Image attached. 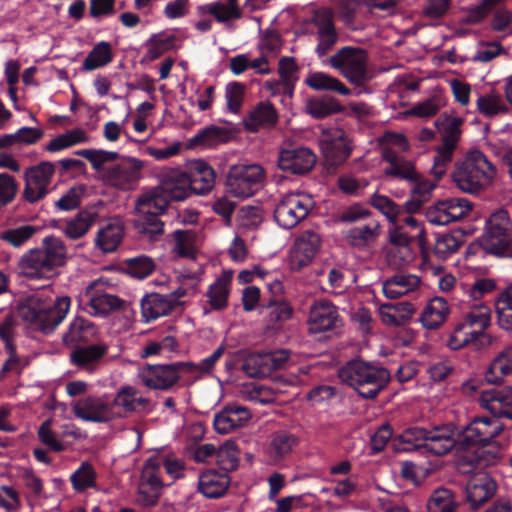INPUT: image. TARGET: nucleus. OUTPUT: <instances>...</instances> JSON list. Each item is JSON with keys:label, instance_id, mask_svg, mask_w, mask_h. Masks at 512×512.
I'll return each mask as SVG.
<instances>
[{"label": "nucleus", "instance_id": "1", "mask_svg": "<svg viewBox=\"0 0 512 512\" xmlns=\"http://www.w3.org/2000/svg\"><path fill=\"white\" fill-rule=\"evenodd\" d=\"M503 429L504 425L500 421L483 416L475 417L462 429L457 439L454 438V427L447 424L431 428L409 427L399 438L401 443L411 445L404 447V450L424 449L437 456L449 453L456 443H459L464 450L459 456V466L464 473H469L498 463L499 449L487 448V446Z\"/></svg>", "mask_w": 512, "mask_h": 512}, {"label": "nucleus", "instance_id": "2", "mask_svg": "<svg viewBox=\"0 0 512 512\" xmlns=\"http://www.w3.org/2000/svg\"><path fill=\"white\" fill-rule=\"evenodd\" d=\"M70 306V297L54 298L51 286L45 285L19 302L18 314L29 329L50 335L64 321Z\"/></svg>", "mask_w": 512, "mask_h": 512}, {"label": "nucleus", "instance_id": "3", "mask_svg": "<svg viewBox=\"0 0 512 512\" xmlns=\"http://www.w3.org/2000/svg\"><path fill=\"white\" fill-rule=\"evenodd\" d=\"M74 155L89 161L101 180L116 189L133 190L141 178L143 162L134 157H121L117 152L102 149H80Z\"/></svg>", "mask_w": 512, "mask_h": 512}, {"label": "nucleus", "instance_id": "4", "mask_svg": "<svg viewBox=\"0 0 512 512\" xmlns=\"http://www.w3.org/2000/svg\"><path fill=\"white\" fill-rule=\"evenodd\" d=\"M496 176V166L480 150H471L456 161L451 174L453 182L462 192L473 195L492 186Z\"/></svg>", "mask_w": 512, "mask_h": 512}, {"label": "nucleus", "instance_id": "5", "mask_svg": "<svg viewBox=\"0 0 512 512\" xmlns=\"http://www.w3.org/2000/svg\"><path fill=\"white\" fill-rule=\"evenodd\" d=\"M66 247L53 235L43 238L41 246L25 252L19 261L21 274L29 279H49L65 264Z\"/></svg>", "mask_w": 512, "mask_h": 512}, {"label": "nucleus", "instance_id": "6", "mask_svg": "<svg viewBox=\"0 0 512 512\" xmlns=\"http://www.w3.org/2000/svg\"><path fill=\"white\" fill-rule=\"evenodd\" d=\"M338 376L363 399H375L391 379L386 368L360 359L347 362L340 368Z\"/></svg>", "mask_w": 512, "mask_h": 512}, {"label": "nucleus", "instance_id": "7", "mask_svg": "<svg viewBox=\"0 0 512 512\" xmlns=\"http://www.w3.org/2000/svg\"><path fill=\"white\" fill-rule=\"evenodd\" d=\"M483 250L499 257H512V221L505 209L490 214L479 239Z\"/></svg>", "mask_w": 512, "mask_h": 512}, {"label": "nucleus", "instance_id": "8", "mask_svg": "<svg viewBox=\"0 0 512 512\" xmlns=\"http://www.w3.org/2000/svg\"><path fill=\"white\" fill-rule=\"evenodd\" d=\"M166 210V202L144 194L138 198L135 205L136 218L133 226L143 240L158 241L164 234V222L160 215Z\"/></svg>", "mask_w": 512, "mask_h": 512}, {"label": "nucleus", "instance_id": "9", "mask_svg": "<svg viewBox=\"0 0 512 512\" xmlns=\"http://www.w3.org/2000/svg\"><path fill=\"white\" fill-rule=\"evenodd\" d=\"M265 178L264 169L258 164L233 165L226 176V191L236 198H248L258 192Z\"/></svg>", "mask_w": 512, "mask_h": 512}, {"label": "nucleus", "instance_id": "10", "mask_svg": "<svg viewBox=\"0 0 512 512\" xmlns=\"http://www.w3.org/2000/svg\"><path fill=\"white\" fill-rule=\"evenodd\" d=\"M329 64L354 85H362L368 79L367 53L362 48L342 47L330 57Z\"/></svg>", "mask_w": 512, "mask_h": 512}, {"label": "nucleus", "instance_id": "11", "mask_svg": "<svg viewBox=\"0 0 512 512\" xmlns=\"http://www.w3.org/2000/svg\"><path fill=\"white\" fill-rule=\"evenodd\" d=\"M183 362L168 364H145L138 372L141 383L151 390L169 391L181 379V374L186 373Z\"/></svg>", "mask_w": 512, "mask_h": 512}, {"label": "nucleus", "instance_id": "12", "mask_svg": "<svg viewBox=\"0 0 512 512\" xmlns=\"http://www.w3.org/2000/svg\"><path fill=\"white\" fill-rule=\"evenodd\" d=\"M314 201L311 196L304 193H290L285 195L274 209V219L284 229H292L306 219Z\"/></svg>", "mask_w": 512, "mask_h": 512}, {"label": "nucleus", "instance_id": "13", "mask_svg": "<svg viewBox=\"0 0 512 512\" xmlns=\"http://www.w3.org/2000/svg\"><path fill=\"white\" fill-rule=\"evenodd\" d=\"M56 166L50 161H41L24 171L23 199L34 204L44 199L50 193V184L55 174Z\"/></svg>", "mask_w": 512, "mask_h": 512}, {"label": "nucleus", "instance_id": "14", "mask_svg": "<svg viewBox=\"0 0 512 512\" xmlns=\"http://www.w3.org/2000/svg\"><path fill=\"white\" fill-rule=\"evenodd\" d=\"M191 194V181H189L188 174L181 170H171L163 176L158 187L144 195L164 200L167 208L169 202L183 201Z\"/></svg>", "mask_w": 512, "mask_h": 512}, {"label": "nucleus", "instance_id": "15", "mask_svg": "<svg viewBox=\"0 0 512 512\" xmlns=\"http://www.w3.org/2000/svg\"><path fill=\"white\" fill-rule=\"evenodd\" d=\"M73 412L77 418L93 423H107L120 416L106 395H88L79 399L73 405Z\"/></svg>", "mask_w": 512, "mask_h": 512}, {"label": "nucleus", "instance_id": "16", "mask_svg": "<svg viewBox=\"0 0 512 512\" xmlns=\"http://www.w3.org/2000/svg\"><path fill=\"white\" fill-rule=\"evenodd\" d=\"M478 402L480 406L489 411L493 418L499 421L500 418L512 420V387L496 386L480 391Z\"/></svg>", "mask_w": 512, "mask_h": 512}, {"label": "nucleus", "instance_id": "17", "mask_svg": "<svg viewBox=\"0 0 512 512\" xmlns=\"http://www.w3.org/2000/svg\"><path fill=\"white\" fill-rule=\"evenodd\" d=\"M471 209L472 204L466 198L452 197L438 202L426 217L433 225H447L462 219Z\"/></svg>", "mask_w": 512, "mask_h": 512}, {"label": "nucleus", "instance_id": "18", "mask_svg": "<svg viewBox=\"0 0 512 512\" xmlns=\"http://www.w3.org/2000/svg\"><path fill=\"white\" fill-rule=\"evenodd\" d=\"M320 148L328 169H336L349 158L352 147L344 131L337 130L320 140Z\"/></svg>", "mask_w": 512, "mask_h": 512}, {"label": "nucleus", "instance_id": "19", "mask_svg": "<svg viewBox=\"0 0 512 512\" xmlns=\"http://www.w3.org/2000/svg\"><path fill=\"white\" fill-rule=\"evenodd\" d=\"M497 491L495 479L486 472L474 473L466 484V500L470 509L477 510Z\"/></svg>", "mask_w": 512, "mask_h": 512}, {"label": "nucleus", "instance_id": "20", "mask_svg": "<svg viewBox=\"0 0 512 512\" xmlns=\"http://www.w3.org/2000/svg\"><path fill=\"white\" fill-rule=\"evenodd\" d=\"M316 164V156L312 150L306 147L283 149L279 153V168L292 175H305Z\"/></svg>", "mask_w": 512, "mask_h": 512}, {"label": "nucleus", "instance_id": "21", "mask_svg": "<svg viewBox=\"0 0 512 512\" xmlns=\"http://www.w3.org/2000/svg\"><path fill=\"white\" fill-rule=\"evenodd\" d=\"M320 242L319 235L313 231L307 230L301 233L290 252L289 265L291 270L299 271L308 266L318 252Z\"/></svg>", "mask_w": 512, "mask_h": 512}, {"label": "nucleus", "instance_id": "22", "mask_svg": "<svg viewBox=\"0 0 512 512\" xmlns=\"http://www.w3.org/2000/svg\"><path fill=\"white\" fill-rule=\"evenodd\" d=\"M341 323L337 307L328 300L315 301L310 307L308 324L311 333L336 329Z\"/></svg>", "mask_w": 512, "mask_h": 512}, {"label": "nucleus", "instance_id": "23", "mask_svg": "<svg viewBox=\"0 0 512 512\" xmlns=\"http://www.w3.org/2000/svg\"><path fill=\"white\" fill-rule=\"evenodd\" d=\"M317 28L318 43L315 47V53L319 58L326 56L336 45L339 34L334 23V13L327 8L320 11L314 21Z\"/></svg>", "mask_w": 512, "mask_h": 512}, {"label": "nucleus", "instance_id": "24", "mask_svg": "<svg viewBox=\"0 0 512 512\" xmlns=\"http://www.w3.org/2000/svg\"><path fill=\"white\" fill-rule=\"evenodd\" d=\"M107 352L108 346L104 343L77 346L70 354V361L79 370L93 374Z\"/></svg>", "mask_w": 512, "mask_h": 512}, {"label": "nucleus", "instance_id": "25", "mask_svg": "<svg viewBox=\"0 0 512 512\" xmlns=\"http://www.w3.org/2000/svg\"><path fill=\"white\" fill-rule=\"evenodd\" d=\"M278 120L279 115L275 106L269 101H261L249 111L243 124L245 130L256 133L261 129L274 128Z\"/></svg>", "mask_w": 512, "mask_h": 512}, {"label": "nucleus", "instance_id": "26", "mask_svg": "<svg viewBox=\"0 0 512 512\" xmlns=\"http://www.w3.org/2000/svg\"><path fill=\"white\" fill-rule=\"evenodd\" d=\"M382 158L389 166L385 169V175L395 177L408 182L418 179V172L413 162L400 156L395 150L385 147L382 150Z\"/></svg>", "mask_w": 512, "mask_h": 512}, {"label": "nucleus", "instance_id": "27", "mask_svg": "<svg viewBox=\"0 0 512 512\" xmlns=\"http://www.w3.org/2000/svg\"><path fill=\"white\" fill-rule=\"evenodd\" d=\"M175 304L176 302L166 295L156 292L146 294L140 302L142 318L148 323L167 316L175 310Z\"/></svg>", "mask_w": 512, "mask_h": 512}, {"label": "nucleus", "instance_id": "28", "mask_svg": "<svg viewBox=\"0 0 512 512\" xmlns=\"http://www.w3.org/2000/svg\"><path fill=\"white\" fill-rule=\"evenodd\" d=\"M188 174L191 181L192 193L205 195L210 192L215 184L216 174L214 169L204 160L198 159L190 164Z\"/></svg>", "mask_w": 512, "mask_h": 512}, {"label": "nucleus", "instance_id": "29", "mask_svg": "<svg viewBox=\"0 0 512 512\" xmlns=\"http://www.w3.org/2000/svg\"><path fill=\"white\" fill-rule=\"evenodd\" d=\"M98 333L97 326L83 317H76L70 323L67 332L63 335V343L66 346H81L94 340Z\"/></svg>", "mask_w": 512, "mask_h": 512}, {"label": "nucleus", "instance_id": "30", "mask_svg": "<svg viewBox=\"0 0 512 512\" xmlns=\"http://www.w3.org/2000/svg\"><path fill=\"white\" fill-rule=\"evenodd\" d=\"M227 474H220L214 470H207L200 474L198 492L209 499H218L226 493L229 487Z\"/></svg>", "mask_w": 512, "mask_h": 512}, {"label": "nucleus", "instance_id": "31", "mask_svg": "<svg viewBox=\"0 0 512 512\" xmlns=\"http://www.w3.org/2000/svg\"><path fill=\"white\" fill-rule=\"evenodd\" d=\"M420 284V278L413 274L397 273L386 279L382 291L386 298L398 299L414 291Z\"/></svg>", "mask_w": 512, "mask_h": 512}, {"label": "nucleus", "instance_id": "32", "mask_svg": "<svg viewBox=\"0 0 512 512\" xmlns=\"http://www.w3.org/2000/svg\"><path fill=\"white\" fill-rule=\"evenodd\" d=\"M231 132L225 127L210 125L198 131L190 140V148H213L219 144L227 143Z\"/></svg>", "mask_w": 512, "mask_h": 512}, {"label": "nucleus", "instance_id": "33", "mask_svg": "<svg viewBox=\"0 0 512 512\" xmlns=\"http://www.w3.org/2000/svg\"><path fill=\"white\" fill-rule=\"evenodd\" d=\"M124 235L123 225L117 221L109 222L100 228L95 238L96 246L105 253L114 252Z\"/></svg>", "mask_w": 512, "mask_h": 512}, {"label": "nucleus", "instance_id": "34", "mask_svg": "<svg viewBox=\"0 0 512 512\" xmlns=\"http://www.w3.org/2000/svg\"><path fill=\"white\" fill-rule=\"evenodd\" d=\"M449 312L448 304L441 297H434L424 308L420 322L426 329L438 328L446 319Z\"/></svg>", "mask_w": 512, "mask_h": 512}, {"label": "nucleus", "instance_id": "35", "mask_svg": "<svg viewBox=\"0 0 512 512\" xmlns=\"http://www.w3.org/2000/svg\"><path fill=\"white\" fill-rule=\"evenodd\" d=\"M98 218V213L94 210H81L71 220L65 223L62 229L66 237L77 240L83 237L90 229L92 224Z\"/></svg>", "mask_w": 512, "mask_h": 512}, {"label": "nucleus", "instance_id": "36", "mask_svg": "<svg viewBox=\"0 0 512 512\" xmlns=\"http://www.w3.org/2000/svg\"><path fill=\"white\" fill-rule=\"evenodd\" d=\"M305 83L311 89L316 91H330L343 96H348L351 94V89L348 88L344 83L324 72H314L309 74L305 80Z\"/></svg>", "mask_w": 512, "mask_h": 512}, {"label": "nucleus", "instance_id": "37", "mask_svg": "<svg viewBox=\"0 0 512 512\" xmlns=\"http://www.w3.org/2000/svg\"><path fill=\"white\" fill-rule=\"evenodd\" d=\"M499 326L512 330V281L498 293L494 301Z\"/></svg>", "mask_w": 512, "mask_h": 512}, {"label": "nucleus", "instance_id": "38", "mask_svg": "<svg viewBox=\"0 0 512 512\" xmlns=\"http://www.w3.org/2000/svg\"><path fill=\"white\" fill-rule=\"evenodd\" d=\"M463 119L457 116L441 114L435 121V126L442 137V144L457 146L461 135Z\"/></svg>", "mask_w": 512, "mask_h": 512}, {"label": "nucleus", "instance_id": "39", "mask_svg": "<svg viewBox=\"0 0 512 512\" xmlns=\"http://www.w3.org/2000/svg\"><path fill=\"white\" fill-rule=\"evenodd\" d=\"M113 61L112 46L109 42L100 41L94 45L82 63L83 71H94Z\"/></svg>", "mask_w": 512, "mask_h": 512}, {"label": "nucleus", "instance_id": "40", "mask_svg": "<svg viewBox=\"0 0 512 512\" xmlns=\"http://www.w3.org/2000/svg\"><path fill=\"white\" fill-rule=\"evenodd\" d=\"M231 279L230 274L224 273L210 285L206 296L213 310H223L227 307Z\"/></svg>", "mask_w": 512, "mask_h": 512}, {"label": "nucleus", "instance_id": "41", "mask_svg": "<svg viewBox=\"0 0 512 512\" xmlns=\"http://www.w3.org/2000/svg\"><path fill=\"white\" fill-rule=\"evenodd\" d=\"M512 372V346L505 347L492 361L485 375L489 383L498 382Z\"/></svg>", "mask_w": 512, "mask_h": 512}, {"label": "nucleus", "instance_id": "42", "mask_svg": "<svg viewBox=\"0 0 512 512\" xmlns=\"http://www.w3.org/2000/svg\"><path fill=\"white\" fill-rule=\"evenodd\" d=\"M307 113L315 119H322L331 114L341 112L343 107L331 96H323L320 98H311L306 104Z\"/></svg>", "mask_w": 512, "mask_h": 512}, {"label": "nucleus", "instance_id": "43", "mask_svg": "<svg viewBox=\"0 0 512 512\" xmlns=\"http://www.w3.org/2000/svg\"><path fill=\"white\" fill-rule=\"evenodd\" d=\"M155 268L154 259L146 255L127 258L123 261V270L137 279L147 278L154 272Z\"/></svg>", "mask_w": 512, "mask_h": 512}, {"label": "nucleus", "instance_id": "44", "mask_svg": "<svg viewBox=\"0 0 512 512\" xmlns=\"http://www.w3.org/2000/svg\"><path fill=\"white\" fill-rule=\"evenodd\" d=\"M457 508L453 492L443 487L434 490L427 502L428 512H456Z\"/></svg>", "mask_w": 512, "mask_h": 512}, {"label": "nucleus", "instance_id": "45", "mask_svg": "<svg viewBox=\"0 0 512 512\" xmlns=\"http://www.w3.org/2000/svg\"><path fill=\"white\" fill-rule=\"evenodd\" d=\"M379 224L371 221L363 226H357L347 231L346 239L353 247H364L373 242L379 234Z\"/></svg>", "mask_w": 512, "mask_h": 512}, {"label": "nucleus", "instance_id": "46", "mask_svg": "<svg viewBox=\"0 0 512 512\" xmlns=\"http://www.w3.org/2000/svg\"><path fill=\"white\" fill-rule=\"evenodd\" d=\"M454 332L462 340V343L466 346H472L475 350L482 349L491 343V337L487 333L473 329L464 322L459 323L455 327Z\"/></svg>", "mask_w": 512, "mask_h": 512}, {"label": "nucleus", "instance_id": "47", "mask_svg": "<svg viewBox=\"0 0 512 512\" xmlns=\"http://www.w3.org/2000/svg\"><path fill=\"white\" fill-rule=\"evenodd\" d=\"M124 301L116 295L96 292L89 299V307L94 315H107L111 311L120 309Z\"/></svg>", "mask_w": 512, "mask_h": 512}, {"label": "nucleus", "instance_id": "48", "mask_svg": "<svg viewBox=\"0 0 512 512\" xmlns=\"http://www.w3.org/2000/svg\"><path fill=\"white\" fill-rule=\"evenodd\" d=\"M461 244V235L458 232L438 234L434 245V254L439 259L445 260L455 253Z\"/></svg>", "mask_w": 512, "mask_h": 512}, {"label": "nucleus", "instance_id": "49", "mask_svg": "<svg viewBox=\"0 0 512 512\" xmlns=\"http://www.w3.org/2000/svg\"><path fill=\"white\" fill-rule=\"evenodd\" d=\"M70 482L73 489L78 492L94 487L96 484V473L92 465L88 462H83L70 476Z\"/></svg>", "mask_w": 512, "mask_h": 512}, {"label": "nucleus", "instance_id": "50", "mask_svg": "<svg viewBox=\"0 0 512 512\" xmlns=\"http://www.w3.org/2000/svg\"><path fill=\"white\" fill-rule=\"evenodd\" d=\"M299 443L298 437L288 431H277L273 433L271 449L277 457H284L289 454Z\"/></svg>", "mask_w": 512, "mask_h": 512}, {"label": "nucleus", "instance_id": "51", "mask_svg": "<svg viewBox=\"0 0 512 512\" xmlns=\"http://www.w3.org/2000/svg\"><path fill=\"white\" fill-rule=\"evenodd\" d=\"M455 149L456 147L451 144H442L437 148L433 166L431 168V174L436 178V180H440L446 173V170L453 159Z\"/></svg>", "mask_w": 512, "mask_h": 512}, {"label": "nucleus", "instance_id": "52", "mask_svg": "<svg viewBox=\"0 0 512 512\" xmlns=\"http://www.w3.org/2000/svg\"><path fill=\"white\" fill-rule=\"evenodd\" d=\"M503 0H482L479 4L470 7L462 19V23L476 25L481 23Z\"/></svg>", "mask_w": 512, "mask_h": 512}, {"label": "nucleus", "instance_id": "53", "mask_svg": "<svg viewBox=\"0 0 512 512\" xmlns=\"http://www.w3.org/2000/svg\"><path fill=\"white\" fill-rule=\"evenodd\" d=\"M372 206L379 210L391 223H396L403 214V208L389 197L374 194L371 200Z\"/></svg>", "mask_w": 512, "mask_h": 512}, {"label": "nucleus", "instance_id": "54", "mask_svg": "<svg viewBox=\"0 0 512 512\" xmlns=\"http://www.w3.org/2000/svg\"><path fill=\"white\" fill-rule=\"evenodd\" d=\"M225 346L220 345L211 355L202 359L198 364L193 362H183L184 365H192V367H184V371L188 374L199 373V375L208 374L213 371L215 364L223 356Z\"/></svg>", "mask_w": 512, "mask_h": 512}, {"label": "nucleus", "instance_id": "55", "mask_svg": "<svg viewBox=\"0 0 512 512\" xmlns=\"http://www.w3.org/2000/svg\"><path fill=\"white\" fill-rule=\"evenodd\" d=\"M268 313V323L274 328L280 327V325L289 320L293 315V308L286 301H270Z\"/></svg>", "mask_w": 512, "mask_h": 512}, {"label": "nucleus", "instance_id": "56", "mask_svg": "<svg viewBox=\"0 0 512 512\" xmlns=\"http://www.w3.org/2000/svg\"><path fill=\"white\" fill-rule=\"evenodd\" d=\"M176 38L174 35L163 37L161 35H152L148 41L149 48L146 58L153 61L161 57L166 51L173 48Z\"/></svg>", "mask_w": 512, "mask_h": 512}, {"label": "nucleus", "instance_id": "57", "mask_svg": "<svg viewBox=\"0 0 512 512\" xmlns=\"http://www.w3.org/2000/svg\"><path fill=\"white\" fill-rule=\"evenodd\" d=\"M242 370L250 377L261 378L269 375L264 354H251L245 358L242 364Z\"/></svg>", "mask_w": 512, "mask_h": 512}, {"label": "nucleus", "instance_id": "58", "mask_svg": "<svg viewBox=\"0 0 512 512\" xmlns=\"http://www.w3.org/2000/svg\"><path fill=\"white\" fill-rule=\"evenodd\" d=\"M490 316L491 309L485 305H481L467 313L463 322L469 324L473 329L481 330L482 333H486L485 330L490 325Z\"/></svg>", "mask_w": 512, "mask_h": 512}, {"label": "nucleus", "instance_id": "59", "mask_svg": "<svg viewBox=\"0 0 512 512\" xmlns=\"http://www.w3.org/2000/svg\"><path fill=\"white\" fill-rule=\"evenodd\" d=\"M246 86L240 82H230L226 86L225 98L227 109L232 113H238L243 104Z\"/></svg>", "mask_w": 512, "mask_h": 512}, {"label": "nucleus", "instance_id": "60", "mask_svg": "<svg viewBox=\"0 0 512 512\" xmlns=\"http://www.w3.org/2000/svg\"><path fill=\"white\" fill-rule=\"evenodd\" d=\"M36 232V228L31 225H24L14 229H8L2 234V239L14 247H20L29 240Z\"/></svg>", "mask_w": 512, "mask_h": 512}, {"label": "nucleus", "instance_id": "61", "mask_svg": "<svg viewBox=\"0 0 512 512\" xmlns=\"http://www.w3.org/2000/svg\"><path fill=\"white\" fill-rule=\"evenodd\" d=\"M136 393V387L131 385H125L120 387L117 391L114 399L110 401L115 407H121L126 413H135V407L133 404L134 396Z\"/></svg>", "mask_w": 512, "mask_h": 512}, {"label": "nucleus", "instance_id": "62", "mask_svg": "<svg viewBox=\"0 0 512 512\" xmlns=\"http://www.w3.org/2000/svg\"><path fill=\"white\" fill-rule=\"evenodd\" d=\"M18 185L13 176L0 173V208L11 203L17 193Z\"/></svg>", "mask_w": 512, "mask_h": 512}, {"label": "nucleus", "instance_id": "63", "mask_svg": "<svg viewBox=\"0 0 512 512\" xmlns=\"http://www.w3.org/2000/svg\"><path fill=\"white\" fill-rule=\"evenodd\" d=\"M51 421H44L38 429V438L54 452H62L66 449L65 445L57 439L56 434L51 430Z\"/></svg>", "mask_w": 512, "mask_h": 512}, {"label": "nucleus", "instance_id": "64", "mask_svg": "<svg viewBox=\"0 0 512 512\" xmlns=\"http://www.w3.org/2000/svg\"><path fill=\"white\" fill-rule=\"evenodd\" d=\"M477 107L486 116H493L504 110L501 97L494 94L480 96Z\"/></svg>", "mask_w": 512, "mask_h": 512}]
</instances>
